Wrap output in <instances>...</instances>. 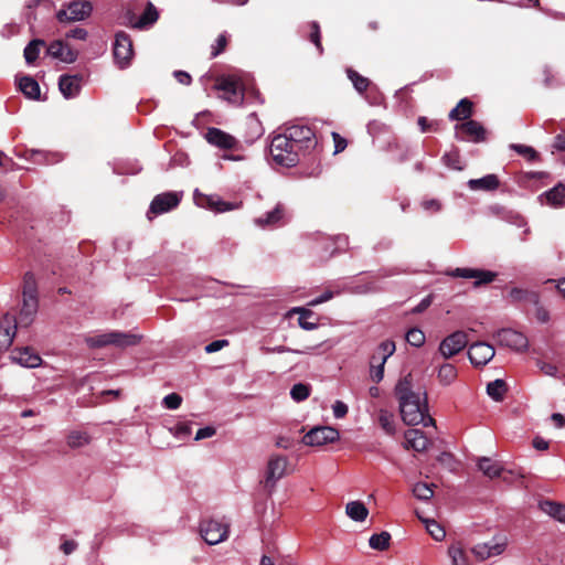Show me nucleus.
<instances>
[{
    "label": "nucleus",
    "instance_id": "obj_21",
    "mask_svg": "<svg viewBox=\"0 0 565 565\" xmlns=\"http://www.w3.org/2000/svg\"><path fill=\"white\" fill-rule=\"evenodd\" d=\"M158 18L159 12L157 8L150 1H147L141 15L138 18L135 14H131L128 17V22L135 29H146L151 26Z\"/></svg>",
    "mask_w": 565,
    "mask_h": 565
},
{
    "label": "nucleus",
    "instance_id": "obj_38",
    "mask_svg": "<svg viewBox=\"0 0 565 565\" xmlns=\"http://www.w3.org/2000/svg\"><path fill=\"white\" fill-rule=\"evenodd\" d=\"M289 313L299 315L298 323L305 330H313L318 327L316 322L308 321V319L313 316V312L309 309L303 307H295L289 311Z\"/></svg>",
    "mask_w": 565,
    "mask_h": 565
},
{
    "label": "nucleus",
    "instance_id": "obj_32",
    "mask_svg": "<svg viewBox=\"0 0 565 565\" xmlns=\"http://www.w3.org/2000/svg\"><path fill=\"white\" fill-rule=\"evenodd\" d=\"M448 556L451 559V565H470L468 555L461 543H452L448 547Z\"/></svg>",
    "mask_w": 565,
    "mask_h": 565
},
{
    "label": "nucleus",
    "instance_id": "obj_46",
    "mask_svg": "<svg viewBox=\"0 0 565 565\" xmlns=\"http://www.w3.org/2000/svg\"><path fill=\"white\" fill-rule=\"evenodd\" d=\"M317 347H308L303 350H294L288 347L278 345V347H265L262 349V351L266 354H273V353H285V352H292L297 354H311L316 350Z\"/></svg>",
    "mask_w": 565,
    "mask_h": 565
},
{
    "label": "nucleus",
    "instance_id": "obj_15",
    "mask_svg": "<svg viewBox=\"0 0 565 565\" xmlns=\"http://www.w3.org/2000/svg\"><path fill=\"white\" fill-rule=\"evenodd\" d=\"M447 275L451 277H460L466 279H475L473 286L479 287L481 285H487L492 282L497 273L484 269H476V268H456L447 271Z\"/></svg>",
    "mask_w": 565,
    "mask_h": 565
},
{
    "label": "nucleus",
    "instance_id": "obj_24",
    "mask_svg": "<svg viewBox=\"0 0 565 565\" xmlns=\"http://www.w3.org/2000/svg\"><path fill=\"white\" fill-rule=\"evenodd\" d=\"M404 438L405 447L407 449L412 448L418 452L425 451L430 444L429 438L424 434V431L417 428L406 430Z\"/></svg>",
    "mask_w": 565,
    "mask_h": 565
},
{
    "label": "nucleus",
    "instance_id": "obj_36",
    "mask_svg": "<svg viewBox=\"0 0 565 565\" xmlns=\"http://www.w3.org/2000/svg\"><path fill=\"white\" fill-rule=\"evenodd\" d=\"M457 375V369L454 364L444 363L438 369L437 377L440 384L447 386L455 382Z\"/></svg>",
    "mask_w": 565,
    "mask_h": 565
},
{
    "label": "nucleus",
    "instance_id": "obj_22",
    "mask_svg": "<svg viewBox=\"0 0 565 565\" xmlns=\"http://www.w3.org/2000/svg\"><path fill=\"white\" fill-rule=\"evenodd\" d=\"M286 207L284 204L278 203L273 211L267 212L265 215L255 218V224L259 227H273L285 223Z\"/></svg>",
    "mask_w": 565,
    "mask_h": 565
},
{
    "label": "nucleus",
    "instance_id": "obj_4",
    "mask_svg": "<svg viewBox=\"0 0 565 565\" xmlns=\"http://www.w3.org/2000/svg\"><path fill=\"white\" fill-rule=\"evenodd\" d=\"M269 151L273 161L279 166L294 167L299 162L300 153L280 132L273 137Z\"/></svg>",
    "mask_w": 565,
    "mask_h": 565
},
{
    "label": "nucleus",
    "instance_id": "obj_31",
    "mask_svg": "<svg viewBox=\"0 0 565 565\" xmlns=\"http://www.w3.org/2000/svg\"><path fill=\"white\" fill-rule=\"evenodd\" d=\"M478 468L484 476L489 478L499 477L503 470L502 466L498 461L492 460L489 457L479 458Z\"/></svg>",
    "mask_w": 565,
    "mask_h": 565
},
{
    "label": "nucleus",
    "instance_id": "obj_18",
    "mask_svg": "<svg viewBox=\"0 0 565 565\" xmlns=\"http://www.w3.org/2000/svg\"><path fill=\"white\" fill-rule=\"evenodd\" d=\"M494 354V348L487 342H476L471 344L468 350V358L477 367L488 364L493 359Z\"/></svg>",
    "mask_w": 565,
    "mask_h": 565
},
{
    "label": "nucleus",
    "instance_id": "obj_50",
    "mask_svg": "<svg viewBox=\"0 0 565 565\" xmlns=\"http://www.w3.org/2000/svg\"><path fill=\"white\" fill-rule=\"evenodd\" d=\"M443 162L454 170H462L460 154L458 150H451L443 156Z\"/></svg>",
    "mask_w": 565,
    "mask_h": 565
},
{
    "label": "nucleus",
    "instance_id": "obj_29",
    "mask_svg": "<svg viewBox=\"0 0 565 565\" xmlns=\"http://www.w3.org/2000/svg\"><path fill=\"white\" fill-rule=\"evenodd\" d=\"M468 186L473 190L493 191L499 186V179L495 174H487L480 179H471Z\"/></svg>",
    "mask_w": 565,
    "mask_h": 565
},
{
    "label": "nucleus",
    "instance_id": "obj_16",
    "mask_svg": "<svg viewBox=\"0 0 565 565\" xmlns=\"http://www.w3.org/2000/svg\"><path fill=\"white\" fill-rule=\"evenodd\" d=\"M182 193L179 192H164L153 198L149 213L154 215L167 213L177 207L181 201Z\"/></svg>",
    "mask_w": 565,
    "mask_h": 565
},
{
    "label": "nucleus",
    "instance_id": "obj_1",
    "mask_svg": "<svg viewBox=\"0 0 565 565\" xmlns=\"http://www.w3.org/2000/svg\"><path fill=\"white\" fill-rule=\"evenodd\" d=\"M394 392L398 399L402 419L405 424H423L425 427L435 425L434 418L428 415L426 393L413 391L409 375L397 382Z\"/></svg>",
    "mask_w": 565,
    "mask_h": 565
},
{
    "label": "nucleus",
    "instance_id": "obj_25",
    "mask_svg": "<svg viewBox=\"0 0 565 565\" xmlns=\"http://www.w3.org/2000/svg\"><path fill=\"white\" fill-rule=\"evenodd\" d=\"M539 200L541 204H546L552 207L558 209L565 205V185L563 183L556 184L548 191L543 192Z\"/></svg>",
    "mask_w": 565,
    "mask_h": 565
},
{
    "label": "nucleus",
    "instance_id": "obj_6",
    "mask_svg": "<svg viewBox=\"0 0 565 565\" xmlns=\"http://www.w3.org/2000/svg\"><path fill=\"white\" fill-rule=\"evenodd\" d=\"M508 543L509 540L505 534H497L488 542L473 545L471 547V553L478 561L483 562L503 554L508 547Z\"/></svg>",
    "mask_w": 565,
    "mask_h": 565
},
{
    "label": "nucleus",
    "instance_id": "obj_53",
    "mask_svg": "<svg viewBox=\"0 0 565 565\" xmlns=\"http://www.w3.org/2000/svg\"><path fill=\"white\" fill-rule=\"evenodd\" d=\"M24 297L38 298L35 279L31 273H26L24 276L23 298Z\"/></svg>",
    "mask_w": 565,
    "mask_h": 565
},
{
    "label": "nucleus",
    "instance_id": "obj_48",
    "mask_svg": "<svg viewBox=\"0 0 565 565\" xmlns=\"http://www.w3.org/2000/svg\"><path fill=\"white\" fill-rule=\"evenodd\" d=\"M427 532L436 541H443L446 536L445 530L435 520H424Z\"/></svg>",
    "mask_w": 565,
    "mask_h": 565
},
{
    "label": "nucleus",
    "instance_id": "obj_57",
    "mask_svg": "<svg viewBox=\"0 0 565 565\" xmlns=\"http://www.w3.org/2000/svg\"><path fill=\"white\" fill-rule=\"evenodd\" d=\"M332 411H333V416L335 418H343L348 412H349V408H348V405L341 401H335L334 404L332 405Z\"/></svg>",
    "mask_w": 565,
    "mask_h": 565
},
{
    "label": "nucleus",
    "instance_id": "obj_47",
    "mask_svg": "<svg viewBox=\"0 0 565 565\" xmlns=\"http://www.w3.org/2000/svg\"><path fill=\"white\" fill-rule=\"evenodd\" d=\"M405 338L406 341L415 348H420L422 345H424L426 340L425 333L418 328L409 329Z\"/></svg>",
    "mask_w": 565,
    "mask_h": 565
},
{
    "label": "nucleus",
    "instance_id": "obj_23",
    "mask_svg": "<svg viewBox=\"0 0 565 565\" xmlns=\"http://www.w3.org/2000/svg\"><path fill=\"white\" fill-rule=\"evenodd\" d=\"M14 339V319L10 313L0 318V353L7 351Z\"/></svg>",
    "mask_w": 565,
    "mask_h": 565
},
{
    "label": "nucleus",
    "instance_id": "obj_19",
    "mask_svg": "<svg viewBox=\"0 0 565 565\" xmlns=\"http://www.w3.org/2000/svg\"><path fill=\"white\" fill-rule=\"evenodd\" d=\"M194 201L198 206L210 209L215 212H226L237 209V205L223 201L217 195H206L194 191Z\"/></svg>",
    "mask_w": 565,
    "mask_h": 565
},
{
    "label": "nucleus",
    "instance_id": "obj_58",
    "mask_svg": "<svg viewBox=\"0 0 565 565\" xmlns=\"http://www.w3.org/2000/svg\"><path fill=\"white\" fill-rule=\"evenodd\" d=\"M311 42L317 46V49L322 52L321 42H320V26L317 22L311 23Z\"/></svg>",
    "mask_w": 565,
    "mask_h": 565
},
{
    "label": "nucleus",
    "instance_id": "obj_42",
    "mask_svg": "<svg viewBox=\"0 0 565 565\" xmlns=\"http://www.w3.org/2000/svg\"><path fill=\"white\" fill-rule=\"evenodd\" d=\"M379 423L386 434L393 435L395 433L394 415L391 412L381 409L379 412Z\"/></svg>",
    "mask_w": 565,
    "mask_h": 565
},
{
    "label": "nucleus",
    "instance_id": "obj_11",
    "mask_svg": "<svg viewBox=\"0 0 565 565\" xmlns=\"http://www.w3.org/2000/svg\"><path fill=\"white\" fill-rule=\"evenodd\" d=\"M93 6L88 1H73L66 9L57 12L56 18L60 22L82 21L90 15Z\"/></svg>",
    "mask_w": 565,
    "mask_h": 565
},
{
    "label": "nucleus",
    "instance_id": "obj_52",
    "mask_svg": "<svg viewBox=\"0 0 565 565\" xmlns=\"http://www.w3.org/2000/svg\"><path fill=\"white\" fill-rule=\"evenodd\" d=\"M384 366H385L384 362H382V361L373 362V358H371L370 377L373 382L380 383L383 380Z\"/></svg>",
    "mask_w": 565,
    "mask_h": 565
},
{
    "label": "nucleus",
    "instance_id": "obj_45",
    "mask_svg": "<svg viewBox=\"0 0 565 565\" xmlns=\"http://www.w3.org/2000/svg\"><path fill=\"white\" fill-rule=\"evenodd\" d=\"M433 484H428L425 482H417L413 487V494L422 501H428L434 495V490L431 488Z\"/></svg>",
    "mask_w": 565,
    "mask_h": 565
},
{
    "label": "nucleus",
    "instance_id": "obj_40",
    "mask_svg": "<svg viewBox=\"0 0 565 565\" xmlns=\"http://www.w3.org/2000/svg\"><path fill=\"white\" fill-rule=\"evenodd\" d=\"M45 45L43 40H33L24 49V58L28 64H32L39 57L41 47Z\"/></svg>",
    "mask_w": 565,
    "mask_h": 565
},
{
    "label": "nucleus",
    "instance_id": "obj_8",
    "mask_svg": "<svg viewBox=\"0 0 565 565\" xmlns=\"http://www.w3.org/2000/svg\"><path fill=\"white\" fill-rule=\"evenodd\" d=\"M339 431L330 426H318L310 429L303 437L302 443L306 446L321 447L339 440Z\"/></svg>",
    "mask_w": 565,
    "mask_h": 565
},
{
    "label": "nucleus",
    "instance_id": "obj_63",
    "mask_svg": "<svg viewBox=\"0 0 565 565\" xmlns=\"http://www.w3.org/2000/svg\"><path fill=\"white\" fill-rule=\"evenodd\" d=\"M333 141H334V153H339L343 151L347 147V140L342 138L339 134L332 132Z\"/></svg>",
    "mask_w": 565,
    "mask_h": 565
},
{
    "label": "nucleus",
    "instance_id": "obj_9",
    "mask_svg": "<svg viewBox=\"0 0 565 565\" xmlns=\"http://www.w3.org/2000/svg\"><path fill=\"white\" fill-rule=\"evenodd\" d=\"M134 55L132 41L125 32H118L115 36L114 57L120 68L129 65Z\"/></svg>",
    "mask_w": 565,
    "mask_h": 565
},
{
    "label": "nucleus",
    "instance_id": "obj_55",
    "mask_svg": "<svg viewBox=\"0 0 565 565\" xmlns=\"http://www.w3.org/2000/svg\"><path fill=\"white\" fill-rule=\"evenodd\" d=\"M340 292H341L340 290L333 291V290L328 289L322 295H320L319 297L310 300L308 302V305L311 306V307H315V306H318L320 303L327 302V301L331 300L335 295H339Z\"/></svg>",
    "mask_w": 565,
    "mask_h": 565
},
{
    "label": "nucleus",
    "instance_id": "obj_54",
    "mask_svg": "<svg viewBox=\"0 0 565 565\" xmlns=\"http://www.w3.org/2000/svg\"><path fill=\"white\" fill-rule=\"evenodd\" d=\"M182 403V397L177 393H171L163 398V405L168 409H177Z\"/></svg>",
    "mask_w": 565,
    "mask_h": 565
},
{
    "label": "nucleus",
    "instance_id": "obj_51",
    "mask_svg": "<svg viewBox=\"0 0 565 565\" xmlns=\"http://www.w3.org/2000/svg\"><path fill=\"white\" fill-rule=\"evenodd\" d=\"M510 148L514 150L520 156L524 157L529 161H534L537 158V152L530 146L520 145V143H511Z\"/></svg>",
    "mask_w": 565,
    "mask_h": 565
},
{
    "label": "nucleus",
    "instance_id": "obj_64",
    "mask_svg": "<svg viewBox=\"0 0 565 565\" xmlns=\"http://www.w3.org/2000/svg\"><path fill=\"white\" fill-rule=\"evenodd\" d=\"M174 77L180 84L183 85H190L192 81L190 74L184 71H175Z\"/></svg>",
    "mask_w": 565,
    "mask_h": 565
},
{
    "label": "nucleus",
    "instance_id": "obj_37",
    "mask_svg": "<svg viewBox=\"0 0 565 565\" xmlns=\"http://www.w3.org/2000/svg\"><path fill=\"white\" fill-rule=\"evenodd\" d=\"M541 509L557 521L565 523V505L553 501H544L541 503Z\"/></svg>",
    "mask_w": 565,
    "mask_h": 565
},
{
    "label": "nucleus",
    "instance_id": "obj_43",
    "mask_svg": "<svg viewBox=\"0 0 565 565\" xmlns=\"http://www.w3.org/2000/svg\"><path fill=\"white\" fill-rule=\"evenodd\" d=\"M391 535L388 532H381L380 534H373L369 544L373 550L384 551L390 546Z\"/></svg>",
    "mask_w": 565,
    "mask_h": 565
},
{
    "label": "nucleus",
    "instance_id": "obj_34",
    "mask_svg": "<svg viewBox=\"0 0 565 565\" xmlns=\"http://www.w3.org/2000/svg\"><path fill=\"white\" fill-rule=\"evenodd\" d=\"M472 114V103L468 98H462L458 105L449 113L451 120H465Z\"/></svg>",
    "mask_w": 565,
    "mask_h": 565
},
{
    "label": "nucleus",
    "instance_id": "obj_27",
    "mask_svg": "<svg viewBox=\"0 0 565 565\" xmlns=\"http://www.w3.org/2000/svg\"><path fill=\"white\" fill-rule=\"evenodd\" d=\"M11 359L15 363L25 367H36L41 364V358L33 353L29 348L15 349L11 353Z\"/></svg>",
    "mask_w": 565,
    "mask_h": 565
},
{
    "label": "nucleus",
    "instance_id": "obj_7",
    "mask_svg": "<svg viewBox=\"0 0 565 565\" xmlns=\"http://www.w3.org/2000/svg\"><path fill=\"white\" fill-rule=\"evenodd\" d=\"M215 89L221 97L233 105H241L244 100L243 84L235 75L221 76L216 79Z\"/></svg>",
    "mask_w": 565,
    "mask_h": 565
},
{
    "label": "nucleus",
    "instance_id": "obj_39",
    "mask_svg": "<svg viewBox=\"0 0 565 565\" xmlns=\"http://www.w3.org/2000/svg\"><path fill=\"white\" fill-rule=\"evenodd\" d=\"M90 437L81 430H73L67 435L66 443L71 448H81L88 445Z\"/></svg>",
    "mask_w": 565,
    "mask_h": 565
},
{
    "label": "nucleus",
    "instance_id": "obj_33",
    "mask_svg": "<svg viewBox=\"0 0 565 565\" xmlns=\"http://www.w3.org/2000/svg\"><path fill=\"white\" fill-rule=\"evenodd\" d=\"M19 88L30 99H38L40 97L39 83L30 76L20 78Z\"/></svg>",
    "mask_w": 565,
    "mask_h": 565
},
{
    "label": "nucleus",
    "instance_id": "obj_61",
    "mask_svg": "<svg viewBox=\"0 0 565 565\" xmlns=\"http://www.w3.org/2000/svg\"><path fill=\"white\" fill-rule=\"evenodd\" d=\"M88 33L85 29L83 28H75V29H72L67 34L66 36L67 38H71V39H76V40H81V41H84L86 40Z\"/></svg>",
    "mask_w": 565,
    "mask_h": 565
},
{
    "label": "nucleus",
    "instance_id": "obj_59",
    "mask_svg": "<svg viewBox=\"0 0 565 565\" xmlns=\"http://www.w3.org/2000/svg\"><path fill=\"white\" fill-rule=\"evenodd\" d=\"M537 366L545 375H548V376L557 375V372H558L557 366L552 363L539 361Z\"/></svg>",
    "mask_w": 565,
    "mask_h": 565
},
{
    "label": "nucleus",
    "instance_id": "obj_49",
    "mask_svg": "<svg viewBox=\"0 0 565 565\" xmlns=\"http://www.w3.org/2000/svg\"><path fill=\"white\" fill-rule=\"evenodd\" d=\"M310 395V386L303 383L295 384L290 390V396L296 402H302Z\"/></svg>",
    "mask_w": 565,
    "mask_h": 565
},
{
    "label": "nucleus",
    "instance_id": "obj_28",
    "mask_svg": "<svg viewBox=\"0 0 565 565\" xmlns=\"http://www.w3.org/2000/svg\"><path fill=\"white\" fill-rule=\"evenodd\" d=\"M58 88L65 98H74L81 90V77L76 75H62L58 79Z\"/></svg>",
    "mask_w": 565,
    "mask_h": 565
},
{
    "label": "nucleus",
    "instance_id": "obj_20",
    "mask_svg": "<svg viewBox=\"0 0 565 565\" xmlns=\"http://www.w3.org/2000/svg\"><path fill=\"white\" fill-rule=\"evenodd\" d=\"M205 139L210 145L225 150L235 149L238 145L235 137L214 127L206 130Z\"/></svg>",
    "mask_w": 565,
    "mask_h": 565
},
{
    "label": "nucleus",
    "instance_id": "obj_35",
    "mask_svg": "<svg viewBox=\"0 0 565 565\" xmlns=\"http://www.w3.org/2000/svg\"><path fill=\"white\" fill-rule=\"evenodd\" d=\"M395 350L396 347L394 341L385 340L381 342L372 355L373 362L382 361L386 363L387 359L394 354Z\"/></svg>",
    "mask_w": 565,
    "mask_h": 565
},
{
    "label": "nucleus",
    "instance_id": "obj_13",
    "mask_svg": "<svg viewBox=\"0 0 565 565\" xmlns=\"http://www.w3.org/2000/svg\"><path fill=\"white\" fill-rule=\"evenodd\" d=\"M39 301L38 298L24 297L22 307L19 311L18 317L10 315L14 319V334L17 333L18 327L29 328L38 313Z\"/></svg>",
    "mask_w": 565,
    "mask_h": 565
},
{
    "label": "nucleus",
    "instance_id": "obj_12",
    "mask_svg": "<svg viewBox=\"0 0 565 565\" xmlns=\"http://www.w3.org/2000/svg\"><path fill=\"white\" fill-rule=\"evenodd\" d=\"M201 535L209 545H215L227 539L228 527L215 520L205 521L201 524Z\"/></svg>",
    "mask_w": 565,
    "mask_h": 565
},
{
    "label": "nucleus",
    "instance_id": "obj_56",
    "mask_svg": "<svg viewBox=\"0 0 565 565\" xmlns=\"http://www.w3.org/2000/svg\"><path fill=\"white\" fill-rule=\"evenodd\" d=\"M227 44V38L225 34H220L216 39L215 45L212 46V57H216L220 53H222Z\"/></svg>",
    "mask_w": 565,
    "mask_h": 565
},
{
    "label": "nucleus",
    "instance_id": "obj_60",
    "mask_svg": "<svg viewBox=\"0 0 565 565\" xmlns=\"http://www.w3.org/2000/svg\"><path fill=\"white\" fill-rule=\"evenodd\" d=\"M227 345H228L227 340H224V339L215 340V341L209 343L204 350L206 353H214V352L222 350L223 348H225Z\"/></svg>",
    "mask_w": 565,
    "mask_h": 565
},
{
    "label": "nucleus",
    "instance_id": "obj_41",
    "mask_svg": "<svg viewBox=\"0 0 565 565\" xmlns=\"http://www.w3.org/2000/svg\"><path fill=\"white\" fill-rule=\"evenodd\" d=\"M505 392L507 384L503 380H494L487 385V393L494 401H501Z\"/></svg>",
    "mask_w": 565,
    "mask_h": 565
},
{
    "label": "nucleus",
    "instance_id": "obj_2",
    "mask_svg": "<svg viewBox=\"0 0 565 565\" xmlns=\"http://www.w3.org/2000/svg\"><path fill=\"white\" fill-rule=\"evenodd\" d=\"M291 470L290 461L287 456L271 454L268 457L264 472V487L271 493L276 489L279 480L286 477Z\"/></svg>",
    "mask_w": 565,
    "mask_h": 565
},
{
    "label": "nucleus",
    "instance_id": "obj_10",
    "mask_svg": "<svg viewBox=\"0 0 565 565\" xmlns=\"http://www.w3.org/2000/svg\"><path fill=\"white\" fill-rule=\"evenodd\" d=\"M468 344V334L465 331H455L440 343L438 351L444 359H450L461 352Z\"/></svg>",
    "mask_w": 565,
    "mask_h": 565
},
{
    "label": "nucleus",
    "instance_id": "obj_30",
    "mask_svg": "<svg viewBox=\"0 0 565 565\" xmlns=\"http://www.w3.org/2000/svg\"><path fill=\"white\" fill-rule=\"evenodd\" d=\"M345 514L352 521L363 522L369 515V510L365 504L361 501H350L345 505Z\"/></svg>",
    "mask_w": 565,
    "mask_h": 565
},
{
    "label": "nucleus",
    "instance_id": "obj_62",
    "mask_svg": "<svg viewBox=\"0 0 565 565\" xmlns=\"http://www.w3.org/2000/svg\"><path fill=\"white\" fill-rule=\"evenodd\" d=\"M215 435V428L213 427H204V428H200L196 434H195V440H202V439H205V438H210L212 436Z\"/></svg>",
    "mask_w": 565,
    "mask_h": 565
},
{
    "label": "nucleus",
    "instance_id": "obj_3",
    "mask_svg": "<svg viewBox=\"0 0 565 565\" xmlns=\"http://www.w3.org/2000/svg\"><path fill=\"white\" fill-rule=\"evenodd\" d=\"M140 337L129 332L110 331L106 333L87 335L85 337V343L87 347L103 348L106 345H115L118 348L132 347L138 344Z\"/></svg>",
    "mask_w": 565,
    "mask_h": 565
},
{
    "label": "nucleus",
    "instance_id": "obj_14",
    "mask_svg": "<svg viewBox=\"0 0 565 565\" xmlns=\"http://www.w3.org/2000/svg\"><path fill=\"white\" fill-rule=\"evenodd\" d=\"M495 339L500 345L519 352L525 351L529 347L527 338L513 329L499 330L495 334Z\"/></svg>",
    "mask_w": 565,
    "mask_h": 565
},
{
    "label": "nucleus",
    "instance_id": "obj_26",
    "mask_svg": "<svg viewBox=\"0 0 565 565\" xmlns=\"http://www.w3.org/2000/svg\"><path fill=\"white\" fill-rule=\"evenodd\" d=\"M47 54L64 63H73L77 58V53L62 41H53L47 47Z\"/></svg>",
    "mask_w": 565,
    "mask_h": 565
},
{
    "label": "nucleus",
    "instance_id": "obj_17",
    "mask_svg": "<svg viewBox=\"0 0 565 565\" xmlns=\"http://www.w3.org/2000/svg\"><path fill=\"white\" fill-rule=\"evenodd\" d=\"M455 130L456 137L461 140L480 142L486 139V130L483 126L476 120H468L462 124H458L456 125Z\"/></svg>",
    "mask_w": 565,
    "mask_h": 565
},
{
    "label": "nucleus",
    "instance_id": "obj_44",
    "mask_svg": "<svg viewBox=\"0 0 565 565\" xmlns=\"http://www.w3.org/2000/svg\"><path fill=\"white\" fill-rule=\"evenodd\" d=\"M347 75H348L349 79L352 82L354 88L359 93H363L367 89V87L370 85L369 78L360 75L358 72H355L352 68L347 70Z\"/></svg>",
    "mask_w": 565,
    "mask_h": 565
},
{
    "label": "nucleus",
    "instance_id": "obj_5",
    "mask_svg": "<svg viewBox=\"0 0 565 565\" xmlns=\"http://www.w3.org/2000/svg\"><path fill=\"white\" fill-rule=\"evenodd\" d=\"M280 134L294 145L300 154L315 148L317 143L313 130L307 125H291Z\"/></svg>",
    "mask_w": 565,
    "mask_h": 565
}]
</instances>
